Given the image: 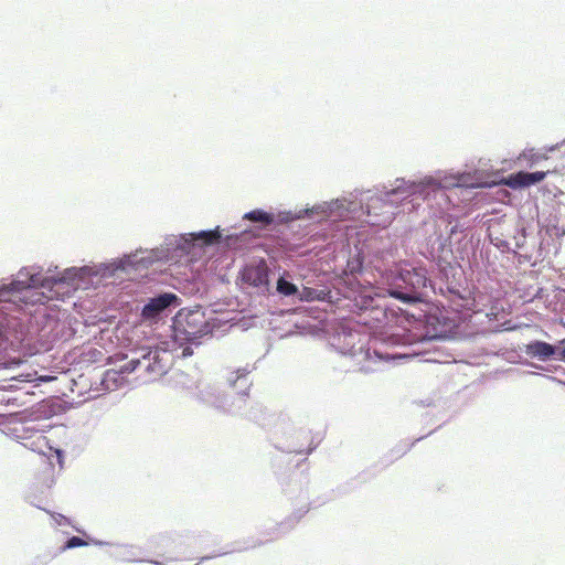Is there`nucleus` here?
<instances>
[{"mask_svg": "<svg viewBox=\"0 0 565 565\" xmlns=\"http://www.w3.org/2000/svg\"><path fill=\"white\" fill-rule=\"evenodd\" d=\"M61 520H58V524H62V520L66 521V518L64 515H60Z\"/></svg>", "mask_w": 565, "mask_h": 565, "instance_id": "obj_19", "label": "nucleus"}, {"mask_svg": "<svg viewBox=\"0 0 565 565\" xmlns=\"http://www.w3.org/2000/svg\"><path fill=\"white\" fill-rule=\"evenodd\" d=\"M31 280H32V285H36L38 284V281L35 279L31 278Z\"/></svg>", "mask_w": 565, "mask_h": 565, "instance_id": "obj_20", "label": "nucleus"}, {"mask_svg": "<svg viewBox=\"0 0 565 565\" xmlns=\"http://www.w3.org/2000/svg\"><path fill=\"white\" fill-rule=\"evenodd\" d=\"M551 153L552 167L547 169L550 173L565 172V140L556 146L548 148Z\"/></svg>", "mask_w": 565, "mask_h": 565, "instance_id": "obj_7", "label": "nucleus"}, {"mask_svg": "<svg viewBox=\"0 0 565 565\" xmlns=\"http://www.w3.org/2000/svg\"><path fill=\"white\" fill-rule=\"evenodd\" d=\"M550 172L546 171H536V172H516L510 174L504 183L512 189L526 188L533 184H536L545 179V177Z\"/></svg>", "mask_w": 565, "mask_h": 565, "instance_id": "obj_4", "label": "nucleus"}, {"mask_svg": "<svg viewBox=\"0 0 565 565\" xmlns=\"http://www.w3.org/2000/svg\"><path fill=\"white\" fill-rule=\"evenodd\" d=\"M330 296V291L315 289L311 287H303L298 291V298L300 301H323Z\"/></svg>", "mask_w": 565, "mask_h": 565, "instance_id": "obj_9", "label": "nucleus"}, {"mask_svg": "<svg viewBox=\"0 0 565 565\" xmlns=\"http://www.w3.org/2000/svg\"><path fill=\"white\" fill-rule=\"evenodd\" d=\"M183 356L192 355V349L190 347H185L182 351Z\"/></svg>", "mask_w": 565, "mask_h": 565, "instance_id": "obj_17", "label": "nucleus"}, {"mask_svg": "<svg viewBox=\"0 0 565 565\" xmlns=\"http://www.w3.org/2000/svg\"><path fill=\"white\" fill-rule=\"evenodd\" d=\"M519 159H524L530 163V166H533L543 160H551V153H548V150L546 152H542L531 149L529 151H524Z\"/></svg>", "mask_w": 565, "mask_h": 565, "instance_id": "obj_10", "label": "nucleus"}, {"mask_svg": "<svg viewBox=\"0 0 565 565\" xmlns=\"http://www.w3.org/2000/svg\"><path fill=\"white\" fill-rule=\"evenodd\" d=\"M244 218L252 222H259L266 225L274 222V216L263 210L250 211L244 215Z\"/></svg>", "mask_w": 565, "mask_h": 565, "instance_id": "obj_11", "label": "nucleus"}, {"mask_svg": "<svg viewBox=\"0 0 565 565\" xmlns=\"http://www.w3.org/2000/svg\"><path fill=\"white\" fill-rule=\"evenodd\" d=\"M561 359L562 360H565V348L563 349V351L561 352Z\"/></svg>", "mask_w": 565, "mask_h": 565, "instance_id": "obj_18", "label": "nucleus"}, {"mask_svg": "<svg viewBox=\"0 0 565 565\" xmlns=\"http://www.w3.org/2000/svg\"><path fill=\"white\" fill-rule=\"evenodd\" d=\"M425 190L424 183H415V182H405L403 181L401 185L396 186L392 191L385 194L386 201H390L393 195L402 194L403 199L408 198L414 194H422Z\"/></svg>", "mask_w": 565, "mask_h": 565, "instance_id": "obj_8", "label": "nucleus"}, {"mask_svg": "<svg viewBox=\"0 0 565 565\" xmlns=\"http://www.w3.org/2000/svg\"><path fill=\"white\" fill-rule=\"evenodd\" d=\"M427 271L424 267L401 266L392 279L394 289L390 295L405 302L414 301L427 286Z\"/></svg>", "mask_w": 565, "mask_h": 565, "instance_id": "obj_1", "label": "nucleus"}, {"mask_svg": "<svg viewBox=\"0 0 565 565\" xmlns=\"http://www.w3.org/2000/svg\"><path fill=\"white\" fill-rule=\"evenodd\" d=\"M170 360L171 353L169 351L154 348L148 350L137 363L150 373L162 375L167 372Z\"/></svg>", "mask_w": 565, "mask_h": 565, "instance_id": "obj_2", "label": "nucleus"}, {"mask_svg": "<svg viewBox=\"0 0 565 565\" xmlns=\"http://www.w3.org/2000/svg\"><path fill=\"white\" fill-rule=\"evenodd\" d=\"M277 291L284 296H291L298 294V288L292 282L279 278L277 281Z\"/></svg>", "mask_w": 565, "mask_h": 565, "instance_id": "obj_13", "label": "nucleus"}, {"mask_svg": "<svg viewBox=\"0 0 565 565\" xmlns=\"http://www.w3.org/2000/svg\"><path fill=\"white\" fill-rule=\"evenodd\" d=\"M525 353L531 358H537L545 361L555 354V348L543 341H534L526 344Z\"/></svg>", "mask_w": 565, "mask_h": 565, "instance_id": "obj_6", "label": "nucleus"}, {"mask_svg": "<svg viewBox=\"0 0 565 565\" xmlns=\"http://www.w3.org/2000/svg\"><path fill=\"white\" fill-rule=\"evenodd\" d=\"M384 205H385V201L384 200L379 199V198L372 199L371 200V204L369 205L367 215L372 216V211H375V210H377V209H380V207H382Z\"/></svg>", "mask_w": 565, "mask_h": 565, "instance_id": "obj_15", "label": "nucleus"}, {"mask_svg": "<svg viewBox=\"0 0 565 565\" xmlns=\"http://www.w3.org/2000/svg\"><path fill=\"white\" fill-rule=\"evenodd\" d=\"M391 221H392V212H387L383 218L372 221V224L377 225V226H386V224H390Z\"/></svg>", "mask_w": 565, "mask_h": 565, "instance_id": "obj_16", "label": "nucleus"}, {"mask_svg": "<svg viewBox=\"0 0 565 565\" xmlns=\"http://www.w3.org/2000/svg\"><path fill=\"white\" fill-rule=\"evenodd\" d=\"M177 300L178 297L174 294L170 292H166L159 295L158 297L151 298L142 309V317L145 319L156 318L159 313H161L164 309H167Z\"/></svg>", "mask_w": 565, "mask_h": 565, "instance_id": "obj_5", "label": "nucleus"}, {"mask_svg": "<svg viewBox=\"0 0 565 565\" xmlns=\"http://www.w3.org/2000/svg\"><path fill=\"white\" fill-rule=\"evenodd\" d=\"M87 545V542H85L83 539L78 536L71 537L65 545L62 547V551L68 550V548H75Z\"/></svg>", "mask_w": 565, "mask_h": 565, "instance_id": "obj_14", "label": "nucleus"}, {"mask_svg": "<svg viewBox=\"0 0 565 565\" xmlns=\"http://www.w3.org/2000/svg\"><path fill=\"white\" fill-rule=\"evenodd\" d=\"M193 241H202L204 245H211L221 238V233L217 230L202 231L196 234H191Z\"/></svg>", "mask_w": 565, "mask_h": 565, "instance_id": "obj_12", "label": "nucleus"}, {"mask_svg": "<svg viewBox=\"0 0 565 565\" xmlns=\"http://www.w3.org/2000/svg\"><path fill=\"white\" fill-rule=\"evenodd\" d=\"M268 266L264 259L245 266L242 273L243 280L254 287L268 285Z\"/></svg>", "mask_w": 565, "mask_h": 565, "instance_id": "obj_3", "label": "nucleus"}]
</instances>
